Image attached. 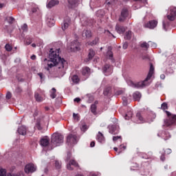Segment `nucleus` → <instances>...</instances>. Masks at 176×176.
I'll list each match as a JSON object with an SVG mask.
<instances>
[{
  "instance_id": "0e129e2a",
  "label": "nucleus",
  "mask_w": 176,
  "mask_h": 176,
  "mask_svg": "<svg viewBox=\"0 0 176 176\" xmlns=\"http://www.w3.org/2000/svg\"><path fill=\"white\" fill-rule=\"evenodd\" d=\"M122 93H123V91L122 90H120L116 92V94H117V96H120V94H122Z\"/></svg>"
},
{
  "instance_id": "2f4dec72",
  "label": "nucleus",
  "mask_w": 176,
  "mask_h": 176,
  "mask_svg": "<svg viewBox=\"0 0 176 176\" xmlns=\"http://www.w3.org/2000/svg\"><path fill=\"white\" fill-rule=\"evenodd\" d=\"M131 118H133V111L130 110L125 114L124 118L126 119V120H130Z\"/></svg>"
},
{
  "instance_id": "6e6d98bb",
  "label": "nucleus",
  "mask_w": 176,
  "mask_h": 176,
  "mask_svg": "<svg viewBox=\"0 0 176 176\" xmlns=\"http://www.w3.org/2000/svg\"><path fill=\"white\" fill-rule=\"evenodd\" d=\"M73 118L74 119H75L76 120H78L79 119V117L78 116V114L74 113H73Z\"/></svg>"
},
{
  "instance_id": "ddd939ff",
  "label": "nucleus",
  "mask_w": 176,
  "mask_h": 176,
  "mask_svg": "<svg viewBox=\"0 0 176 176\" xmlns=\"http://www.w3.org/2000/svg\"><path fill=\"white\" fill-rule=\"evenodd\" d=\"M127 17H129V10L124 8L121 11V15L119 18V21H124V19H127Z\"/></svg>"
},
{
  "instance_id": "423d86ee",
  "label": "nucleus",
  "mask_w": 176,
  "mask_h": 176,
  "mask_svg": "<svg viewBox=\"0 0 176 176\" xmlns=\"http://www.w3.org/2000/svg\"><path fill=\"white\" fill-rule=\"evenodd\" d=\"M67 145H69L70 146L76 145V144H78V136L72 133L69 134L67 137Z\"/></svg>"
},
{
  "instance_id": "f03ea898",
  "label": "nucleus",
  "mask_w": 176,
  "mask_h": 176,
  "mask_svg": "<svg viewBox=\"0 0 176 176\" xmlns=\"http://www.w3.org/2000/svg\"><path fill=\"white\" fill-rule=\"evenodd\" d=\"M153 74H155V67H153V65L151 63L149 72L144 80L140 81L136 83H134L131 80H129L127 81V84L129 85V86H131V87H135L136 89H142L151 85V82H149L148 80L151 79V78H152V76H153Z\"/></svg>"
},
{
  "instance_id": "774afa93",
  "label": "nucleus",
  "mask_w": 176,
  "mask_h": 176,
  "mask_svg": "<svg viewBox=\"0 0 176 176\" xmlns=\"http://www.w3.org/2000/svg\"><path fill=\"white\" fill-rule=\"evenodd\" d=\"M31 59H32V60H36V56L32 55V56H31Z\"/></svg>"
},
{
  "instance_id": "9d476101",
  "label": "nucleus",
  "mask_w": 176,
  "mask_h": 176,
  "mask_svg": "<svg viewBox=\"0 0 176 176\" xmlns=\"http://www.w3.org/2000/svg\"><path fill=\"white\" fill-rule=\"evenodd\" d=\"M157 26V21L156 20H152L148 21L146 23H144V27L145 28H150V30H153V28H155V27Z\"/></svg>"
},
{
  "instance_id": "6e6552de",
  "label": "nucleus",
  "mask_w": 176,
  "mask_h": 176,
  "mask_svg": "<svg viewBox=\"0 0 176 176\" xmlns=\"http://www.w3.org/2000/svg\"><path fill=\"white\" fill-rule=\"evenodd\" d=\"M113 72V68L110 65H104L102 68V72L106 76H108L112 74Z\"/></svg>"
},
{
  "instance_id": "f3484780",
  "label": "nucleus",
  "mask_w": 176,
  "mask_h": 176,
  "mask_svg": "<svg viewBox=\"0 0 176 176\" xmlns=\"http://www.w3.org/2000/svg\"><path fill=\"white\" fill-rule=\"evenodd\" d=\"M71 166H74V167H78L79 164H78V162L75 161V160H71L67 164V170H72L74 168Z\"/></svg>"
},
{
  "instance_id": "c9c22d12",
  "label": "nucleus",
  "mask_w": 176,
  "mask_h": 176,
  "mask_svg": "<svg viewBox=\"0 0 176 176\" xmlns=\"http://www.w3.org/2000/svg\"><path fill=\"white\" fill-rule=\"evenodd\" d=\"M6 21H7L8 24H13V23H14V18L12 16H7L6 18Z\"/></svg>"
},
{
  "instance_id": "f8f14e48",
  "label": "nucleus",
  "mask_w": 176,
  "mask_h": 176,
  "mask_svg": "<svg viewBox=\"0 0 176 176\" xmlns=\"http://www.w3.org/2000/svg\"><path fill=\"white\" fill-rule=\"evenodd\" d=\"M158 137H161L163 138L165 141H167L168 138H171V135L167 131H160L157 134Z\"/></svg>"
},
{
  "instance_id": "6ab92c4d",
  "label": "nucleus",
  "mask_w": 176,
  "mask_h": 176,
  "mask_svg": "<svg viewBox=\"0 0 176 176\" xmlns=\"http://www.w3.org/2000/svg\"><path fill=\"white\" fill-rule=\"evenodd\" d=\"M58 3H60V1H58V0H51L47 4V8H48V9H52V8L56 6V5H58Z\"/></svg>"
},
{
  "instance_id": "393cba45",
  "label": "nucleus",
  "mask_w": 176,
  "mask_h": 176,
  "mask_svg": "<svg viewBox=\"0 0 176 176\" xmlns=\"http://www.w3.org/2000/svg\"><path fill=\"white\" fill-rule=\"evenodd\" d=\"M130 100H131V96H123L122 97V104L125 107L130 102Z\"/></svg>"
},
{
  "instance_id": "39448f33",
  "label": "nucleus",
  "mask_w": 176,
  "mask_h": 176,
  "mask_svg": "<svg viewBox=\"0 0 176 176\" xmlns=\"http://www.w3.org/2000/svg\"><path fill=\"white\" fill-rule=\"evenodd\" d=\"M67 50L70 52H78L80 50V43L78 40H74L70 43L67 44Z\"/></svg>"
},
{
  "instance_id": "4be33fe9",
  "label": "nucleus",
  "mask_w": 176,
  "mask_h": 176,
  "mask_svg": "<svg viewBox=\"0 0 176 176\" xmlns=\"http://www.w3.org/2000/svg\"><path fill=\"white\" fill-rule=\"evenodd\" d=\"M96 55V52L92 49L89 50V52L88 54V58L85 59L86 63H89L90 60L93 59V57Z\"/></svg>"
},
{
  "instance_id": "680f3d73",
  "label": "nucleus",
  "mask_w": 176,
  "mask_h": 176,
  "mask_svg": "<svg viewBox=\"0 0 176 176\" xmlns=\"http://www.w3.org/2000/svg\"><path fill=\"white\" fill-rule=\"evenodd\" d=\"M90 146L91 148H94V146H96V142H91L90 144Z\"/></svg>"
},
{
  "instance_id": "a19ab883",
  "label": "nucleus",
  "mask_w": 176,
  "mask_h": 176,
  "mask_svg": "<svg viewBox=\"0 0 176 176\" xmlns=\"http://www.w3.org/2000/svg\"><path fill=\"white\" fill-rule=\"evenodd\" d=\"M104 34L106 35H107L108 36H113V38H116V36H115V35H113L112 33H111V32H109V30H104Z\"/></svg>"
},
{
  "instance_id": "473e14b6",
  "label": "nucleus",
  "mask_w": 176,
  "mask_h": 176,
  "mask_svg": "<svg viewBox=\"0 0 176 176\" xmlns=\"http://www.w3.org/2000/svg\"><path fill=\"white\" fill-rule=\"evenodd\" d=\"M140 47H142V49H144V50H148V49H149V43H146V42H143L140 44Z\"/></svg>"
},
{
  "instance_id": "4468645a",
  "label": "nucleus",
  "mask_w": 176,
  "mask_h": 176,
  "mask_svg": "<svg viewBox=\"0 0 176 176\" xmlns=\"http://www.w3.org/2000/svg\"><path fill=\"white\" fill-rule=\"evenodd\" d=\"M148 116H147V123H151V122H153V120L156 118V114L153 113L152 111H148Z\"/></svg>"
},
{
  "instance_id": "c756f323",
  "label": "nucleus",
  "mask_w": 176,
  "mask_h": 176,
  "mask_svg": "<svg viewBox=\"0 0 176 176\" xmlns=\"http://www.w3.org/2000/svg\"><path fill=\"white\" fill-rule=\"evenodd\" d=\"M82 35L85 38H91V32L90 30H84Z\"/></svg>"
},
{
  "instance_id": "c03bdc74",
  "label": "nucleus",
  "mask_w": 176,
  "mask_h": 176,
  "mask_svg": "<svg viewBox=\"0 0 176 176\" xmlns=\"http://www.w3.org/2000/svg\"><path fill=\"white\" fill-rule=\"evenodd\" d=\"M89 129V127L87 126V125H86V124H83V125H82V126L80 127V130H81V131H83L84 133L85 132V131H87V130Z\"/></svg>"
},
{
  "instance_id": "b1692460",
  "label": "nucleus",
  "mask_w": 176,
  "mask_h": 176,
  "mask_svg": "<svg viewBox=\"0 0 176 176\" xmlns=\"http://www.w3.org/2000/svg\"><path fill=\"white\" fill-rule=\"evenodd\" d=\"M40 145L46 147L49 145V139L44 138L40 140Z\"/></svg>"
},
{
  "instance_id": "de8ad7c7",
  "label": "nucleus",
  "mask_w": 176,
  "mask_h": 176,
  "mask_svg": "<svg viewBox=\"0 0 176 176\" xmlns=\"http://www.w3.org/2000/svg\"><path fill=\"white\" fill-rule=\"evenodd\" d=\"M36 129H38V130H42V126H41V123L39 122H36Z\"/></svg>"
},
{
  "instance_id": "052dcab7",
  "label": "nucleus",
  "mask_w": 176,
  "mask_h": 176,
  "mask_svg": "<svg viewBox=\"0 0 176 176\" xmlns=\"http://www.w3.org/2000/svg\"><path fill=\"white\" fill-rule=\"evenodd\" d=\"M6 4L0 2V9H2L3 8H5Z\"/></svg>"
},
{
  "instance_id": "dca6fc26",
  "label": "nucleus",
  "mask_w": 176,
  "mask_h": 176,
  "mask_svg": "<svg viewBox=\"0 0 176 176\" xmlns=\"http://www.w3.org/2000/svg\"><path fill=\"white\" fill-rule=\"evenodd\" d=\"M82 75L85 76V80L90 76V68L88 67H83L82 69Z\"/></svg>"
},
{
  "instance_id": "bf43d9fd",
  "label": "nucleus",
  "mask_w": 176,
  "mask_h": 176,
  "mask_svg": "<svg viewBox=\"0 0 176 176\" xmlns=\"http://www.w3.org/2000/svg\"><path fill=\"white\" fill-rule=\"evenodd\" d=\"M100 175H101V174L98 172L92 173V175H91V176H100Z\"/></svg>"
},
{
  "instance_id": "69168bd1",
  "label": "nucleus",
  "mask_w": 176,
  "mask_h": 176,
  "mask_svg": "<svg viewBox=\"0 0 176 176\" xmlns=\"http://www.w3.org/2000/svg\"><path fill=\"white\" fill-rule=\"evenodd\" d=\"M94 100V98L90 97L89 99L88 100V102H91Z\"/></svg>"
},
{
  "instance_id": "c85d7f7f",
  "label": "nucleus",
  "mask_w": 176,
  "mask_h": 176,
  "mask_svg": "<svg viewBox=\"0 0 176 176\" xmlns=\"http://www.w3.org/2000/svg\"><path fill=\"white\" fill-rule=\"evenodd\" d=\"M71 80L73 82V83H74V85H78V83H79L80 80L77 75L72 76Z\"/></svg>"
},
{
  "instance_id": "7c9ffc66",
  "label": "nucleus",
  "mask_w": 176,
  "mask_h": 176,
  "mask_svg": "<svg viewBox=\"0 0 176 176\" xmlns=\"http://www.w3.org/2000/svg\"><path fill=\"white\" fill-rule=\"evenodd\" d=\"M133 96L135 101H140V99L141 98V93L136 91L133 94Z\"/></svg>"
},
{
  "instance_id": "864d4df0",
  "label": "nucleus",
  "mask_w": 176,
  "mask_h": 176,
  "mask_svg": "<svg viewBox=\"0 0 176 176\" xmlns=\"http://www.w3.org/2000/svg\"><path fill=\"white\" fill-rule=\"evenodd\" d=\"M162 108L164 110V109H167V103H166V102H164V103H162Z\"/></svg>"
},
{
  "instance_id": "0eeeda50",
  "label": "nucleus",
  "mask_w": 176,
  "mask_h": 176,
  "mask_svg": "<svg viewBox=\"0 0 176 176\" xmlns=\"http://www.w3.org/2000/svg\"><path fill=\"white\" fill-rule=\"evenodd\" d=\"M167 19L169 21H174L176 19V8L170 7L168 8Z\"/></svg>"
},
{
  "instance_id": "e433bc0d",
  "label": "nucleus",
  "mask_w": 176,
  "mask_h": 176,
  "mask_svg": "<svg viewBox=\"0 0 176 176\" xmlns=\"http://www.w3.org/2000/svg\"><path fill=\"white\" fill-rule=\"evenodd\" d=\"M107 56L109 57L110 60H112L113 58V53L111 50H108L107 53Z\"/></svg>"
},
{
  "instance_id": "603ef678",
  "label": "nucleus",
  "mask_w": 176,
  "mask_h": 176,
  "mask_svg": "<svg viewBox=\"0 0 176 176\" xmlns=\"http://www.w3.org/2000/svg\"><path fill=\"white\" fill-rule=\"evenodd\" d=\"M6 98H7V100H10V98H12V94L10 92H8Z\"/></svg>"
},
{
  "instance_id": "a211bd4d",
  "label": "nucleus",
  "mask_w": 176,
  "mask_h": 176,
  "mask_svg": "<svg viewBox=\"0 0 176 176\" xmlns=\"http://www.w3.org/2000/svg\"><path fill=\"white\" fill-rule=\"evenodd\" d=\"M96 140L100 144H104V142H105V138L104 137V135L102 134V133L100 131L96 135Z\"/></svg>"
},
{
  "instance_id": "4d7b16f0",
  "label": "nucleus",
  "mask_w": 176,
  "mask_h": 176,
  "mask_svg": "<svg viewBox=\"0 0 176 176\" xmlns=\"http://www.w3.org/2000/svg\"><path fill=\"white\" fill-rule=\"evenodd\" d=\"M38 75L40 77V78L41 79V80H43V79H44L45 76H43V73H38Z\"/></svg>"
},
{
  "instance_id": "3c124183",
  "label": "nucleus",
  "mask_w": 176,
  "mask_h": 176,
  "mask_svg": "<svg viewBox=\"0 0 176 176\" xmlns=\"http://www.w3.org/2000/svg\"><path fill=\"white\" fill-rule=\"evenodd\" d=\"M71 156H72L71 153H67V158H66V162H68V160H71Z\"/></svg>"
},
{
  "instance_id": "7ed1b4c3",
  "label": "nucleus",
  "mask_w": 176,
  "mask_h": 176,
  "mask_svg": "<svg viewBox=\"0 0 176 176\" xmlns=\"http://www.w3.org/2000/svg\"><path fill=\"white\" fill-rule=\"evenodd\" d=\"M167 115V118L164 120V124L166 127H170V126H176V115L171 114L170 111H165Z\"/></svg>"
},
{
  "instance_id": "4c0bfd02",
  "label": "nucleus",
  "mask_w": 176,
  "mask_h": 176,
  "mask_svg": "<svg viewBox=\"0 0 176 176\" xmlns=\"http://www.w3.org/2000/svg\"><path fill=\"white\" fill-rule=\"evenodd\" d=\"M100 41V38L98 37L95 38V39L89 43L91 46H94V45H97L98 43V41Z\"/></svg>"
},
{
  "instance_id": "a18cd8bd",
  "label": "nucleus",
  "mask_w": 176,
  "mask_h": 176,
  "mask_svg": "<svg viewBox=\"0 0 176 176\" xmlns=\"http://www.w3.org/2000/svg\"><path fill=\"white\" fill-rule=\"evenodd\" d=\"M5 49L6 50H7V52H12V47L10 46V45L6 44L5 46Z\"/></svg>"
},
{
  "instance_id": "f704fd0d",
  "label": "nucleus",
  "mask_w": 176,
  "mask_h": 176,
  "mask_svg": "<svg viewBox=\"0 0 176 176\" xmlns=\"http://www.w3.org/2000/svg\"><path fill=\"white\" fill-rule=\"evenodd\" d=\"M34 98L36 100V101H38V102H41L42 101H43V98H42L41 96H39V94L36 93L34 94Z\"/></svg>"
},
{
  "instance_id": "2eb2a0df",
  "label": "nucleus",
  "mask_w": 176,
  "mask_h": 176,
  "mask_svg": "<svg viewBox=\"0 0 176 176\" xmlns=\"http://www.w3.org/2000/svg\"><path fill=\"white\" fill-rule=\"evenodd\" d=\"M71 24V19L69 17H66L63 21V24L62 25V30L65 31L69 25Z\"/></svg>"
},
{
  "instance_id": "79ce46f5",
  "label": "nucleus",
  "mask_w": 176,
  "mask_h": 176,
  "mask_svg": "<svg viewBox=\"0 0 176 176\" xmlns=\"http://www.w3.org/2000/svg\"><path fill=\"white\" fill-rule=\"evenodd\" d=\"M55 167H56V168H58V169L61 168V162L56 161L55 162Z\"/></svg>"
},
{
  "instance_id": "bb28decb",
  "label": "nucleus",
  "mask_w": 176,
  "mask_h": 176,
  "mask_svg": "<svg viewBox=\"0 0 176 176\" xmlns=\"http://www.w3.org/2000/svg\"><path fill=\"white\" fill-rule=\"evenodd\" d=\"M172 151L170 148H168L166 149V151H164V153H162V156L160 157V160H162V162H164L165 160V157H164V155H170V153H171Z\"/></svg>"
},
{
  "instance_id": "8fccbe9b",
  "label": "nucleus",
  "mask_w": 176,
  "mask_h": 176,
  "mask_svg": "<svg viewBox=\"0 0 176 176\" xmlns=\"http://www.w3.org/2000/svg\"><path fill=\"white\" fill-rule=\"evenodd\" d=\"M21 29L23 30V31L25 32L27 31V30L28 29V25H27V24H23V25L21 27Z\"/></svg>"
},
{
  "instance_id": "20e7f679",
  "label": "nucleus",
  "mask_w": 176,
  "mask_h": 176,
  "mask_svg": "<svg viewBox=\"0 0 176 176\" xmlns=\"http://www.w3.org/2000/svg\"><path fill=\"white\" fill-rule=\"evenodd\" d=\"M51 142L55 146H60L64 142V136L58 133H55L52 135Z\"/></svg>"
},
{
  "instance_id": "a878e982",
  "label": "nucleus",
  "mask_w": 176,
  "mask_h": 176,
  "mask_svg": "<svg viewBox=\"0 0 176 176\" xmlns=\"http://www.w3.org/2000/svg\"><path fill=\"white\" fill-rule=\"evenodd\" d=\"M69 8H75L78 6V0H68Z\"/></svg>"
},
{
  "instance_id": "9b49d317",
  "label": "nucleus",
  "mask_w": 176,
  "mask_h": 176,
  "mask_svg": "<svg viewBox=\"0 0 176 176\" xmlns=\"http://www.w3.org/2000/svg\"><path fill=\"white\" fill-rule=\"evenodd\" d=\"M109 132L110 134H119V126L118 125H110L109 126Z\"/></svg>"
},
{
  "instance_id": "58836bf2",
  "label": "nucleus",
  "mask_w": 176,
  "mask_h": 176,
  "mask_svg": "<svg viewBox=\"0 0 176 176\" xmlns=\"http://www.w3.org/2000/svg\"><path fill=\"white\" fill-rule=\"evenodd\" d=\"M131 31L126 32L124 38L129 40V39H131Z\"/></svg>"
},
{
  "instance_id": "f257e3e1",
  "label": "nucleus",
  "mask_w": 176,
  "mask_h": 176,
  "mask_svg": "<svg viewBox=\"0 0 176 176\" xmlns=\"http://www.w3.org/2000/svg\"><path fill=\"white\" fill-rule=\"evenodd\" d=\"M60 53V48L54 50L51 48L49 54V58L50 60L48 61L47 66L45 67V69L50 72V69L53 67H56L58 69H60L61 74H65V69H67V61L64 58H61L58 56Z\"/></svg>"
},
{
  "instance_id": "5701e85b",
  "label": "nucleus",
  "mask_w": 176,
  "mask_h": 176,
  "mask_svg": "<svg viewBox=\"0 0 176 176\" xmlns=\"http://www.w3.org/2000/svg\"><path fill=\"white\" fill-rule=\"evenodd\" d=\"M97 104H98V101H95L94 104L91 105V112L94 113V115H97Z\"/></svg>"
},
{
  "instance_id": "338daca9",
  "label": "nucleus",
  "mask_w": 176,
  "mask_h": 176,
  "mask_svg": "<svg viewBox=\"0 0 176 176\" xmlns=\"http://www.w3.org/2000/svg\"><path fill=\"white\" fill-rule=\"evenodd\" d=\"M160 78L164 80V79H166V76L164 74H161Z\"/></svg>"
},
{
  "instance_id": "412c9836",
  "label": "nucleus",
  "mask_w": 176,
  "mask_h": 176,
  "mask_svg": "<svg viewBox=\"0 0 176 176\" xmlns=\"http://www.w3.org/2000/svg\"><path fill=\"white\" fill-rule=\"evenodd\" d=\"M17 131L21 135H25V134H27V127L21 126L18 128Z\"/></svg>"
},
{
  "instance_id": "72a5a7b5",
  "label": "nucleus",
  "mask_w": 176,
  "mask_h": 176,
  "mask_svg": "<svg viewBox=\"0 0 176 176\" xmlns=\"http://www.w3.org/2000/svg\"><path fill=\"white\" fill-rule=\"evenodd\" d=\"M136 118L138 119V123H144L145 120H144V118H142V116H141V113H138L136 114Z\"/></svg>"
},
{
  "instance_id": "cd10ccee",
  "label": "nucleus",
  "mask_w": 176,
  "mask_h": 176,
  "mask_svg": "<svg viewBox=\"0 0 176 176\" xmlns=\"http://www.w3.org/2000/svg\"><path fill=\"white\" fill-rule=\"evenodd\" d=\"M168 27H170V22L168 21H163L162 22V28L164 31H167L168 30Z\"/></svg>"
},
{
  "instance_id": "09e8293b",
  "label": "nucleus",
  "mask_w": 176,
  "mask_h": 176,
  "mask_svg": "<svg viewBox=\"0 0 176 176\" xmlns=\"http://www.w3.org/2000/svg\"><path fill=\"white\" fill-rule=\"evenodd\" d=\"M97 16H104V11H102V10H98L96 12Z\"/></svg>"
},
{
  "instance_id": "13d9d810",
  "label": "nucleus",
  "mask_w": 176,
  "mask_h": 176,
  "mask_svg": "<svg viewBox=\"0 0 176 176\" xmlns=\"http://www.w3.org/2000/svg\"><path fill=\"white\" fill-rule=\"evenodd\" d=\"M123 149V151L126 150V146L121 144L120 146V150L122 151Z\"/></svg>"
},
{
  "instance_id": "49530a36",
  "label": "nucleus",
  "mask_w": 176,
  "mask_h": 176,
  "mask_svg": "<svg viewBox=\"0 0 176 176\" xmlns=\"http://www.w3.org/2000/svg\"><path fill=\"white\" fill-rule=\"evenodd\" d=\"M148 45L154 49L157 46L155 43H152L151 41L148 42Z\"/></svg>"
},
{
  "instance_id": "ea45409f",
  "label": "nucleus",
  "mask_w": 176,
  "mask_h": 176,
  "mask_svg": "<svg viewBox=\"0 0 176 176\" xmlns=\"http://www.w3.org/2000/svg\"><path fill=\"white\" fill-rule=\"evenodd\" d=\"M52 92H51L50 97L51 98H56V88H52Z\"/></svg>"
},
{
  "instance_id": "37998d69",
  "label": "nucleus",
  "mask_w": 176,
  "mask_h": 176,
  "mask_svg": "<svg viewBox=\"0 0 176 176\" xmlns=\"http://www.w3.org/2000/svg\"><path fill=\"white\" fill-rule=\"evenodd\" d=\"M118 140H120V142H122V136H113V142H116Z\"/></svg>"
},
{
  "instance_id": "5fc2aeb1",
  "label": "nucleus",
  "mask_w": 176,
  "mask_h": 176,
  "mask_svg": "<svg viewBox=\"0 0 176 176\" xmlns=\"http://www.w3.org/2000/svg\"><path fill=\"white\" fill-rule=\"evenodd\" d=\"M127 47H129V43H124L123 45H122V48L126 50V49H127Z\"/></svg>"
},
{
  "instance_id": "aec40b11",
  "label": "nucleus",
  "mask_w": 176,
  "mask_h": 176,
  "mask_svg": "<svg viewBox=\"0 0 176 176\" xmlns=\"http://www.w3.org/2000/svg\"><path fill=\"white\" fill-rule=\"evenodd\" d=\"M116 31L118 34H124V31H126V28L124 26L120 25H116Z\"/></svg>"
},
{
  "instance_id": "e2e57ef3",
  "label": "nucleus",
  "mask_w": 176,
  "mask_h": 176,
  "mask_svg": "<svg viewBox=\"0 0 176 176\" xmlns=\"http://www.w3.org/2000/svg\"><path fill=\"white\" fill-rule=\"evenodd\" d=\"M74 101L75 102H79L80 101V98H74Z\"/></svg>"
},
{
  "instance_id": "1a4fd4ad",
  "label": "nucleus",
  "mask_w": 176,
  "mask_h": 176,
  "mask_svg": "<svg viewBox=\"0 0 176 176\" xmlns=\"http://www.w3.org/2000/svg\"><path fill=\"white\" fill-rule=\"evenodd\" d=\"M36 171V166L34 164H28L25 166V172L26 174H30V173H35Z\"/></svg>"
}]
</instances>
